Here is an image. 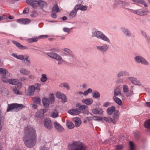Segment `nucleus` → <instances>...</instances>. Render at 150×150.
<instances>
[{
    "instance_id": "11",
    "label": "nucleus",
    "mask_w": 150,
    "mask_h": 150,
    "mask_svg": "<svg viewBox=\"0 0 150 150\" xmlns=\"http://www.w3.org/2000/svg\"><path fill=\"white\" fill-rule=\"evenodd\" d=\"M119 113L118 110H116L114 112L112 116V122L113 124H115L117 121L118 118Z\"/></svg>"
},
{
    "instance_id": "5",
    "label": "nucleus",
    "mask_w": 150,
    "mask_h": 150,
    "mask_svg": "<svg viewBox=\"0 0 150 150\" xmlns=\"http://www.w3.org/2000/svg\"><path fill=\"white\" fill-rule=\"evenodd\" d=\"M24 107L25 106L22 104L13 103L9 104L7 110V112H8L14 109H16L18 111Z\"/></svg>"
},
{
    "instance_id": "45",
    "label": "nucleus",
    "mask_w": 150,
    "mask_h": 150,
    "mask_svg": "<svg viewBox=\"0 0 150 150\" xmlns=\"http://www.w3.org/2000/svg\"><path fill=\"white\" fill-rule=\"evenodd\" d=\"M103 119L106 122H112V118L110 117H104Z\"/></svg>"
},
{
    "instance_id": "1",
    "label": "nucleus",
    "mask_w": 150,
    "mask_h": 150,
    "mask_svg": "<svg viewBox=\"0 0 150 150\" xmlns=\"http://www.w3.org/2000/svg\"><path fill=\"white\" fill-rule=\"evenodd\" d=\"M24 134L23 137L24 143L27 147H32L37 141V135L35 128L30 126L25 127L24 129Z\"/></svg>"
},
{
    "instance_id": "42",
    "label": "nucleus",
    "mask_w": 150,
    "mask_h": 150,
    "mask_svg": "<svg viewBox=\"0 0 150 150\" xmlns=\"http://www.w3.org/2000/svg\"><path fill=\"white\" fill-rule=\"evenodd\" d=\"M59 86L61 87H64L67 88V90L69 89V87L67 83H65L59 85Z\"/></svg>"
},
{
    "instance_id": "17",
    "label": "nucleus",
    "mask_w": 150,
    "mask_h": 150,
    "mask_svg": "<svg viewBox=\"0 0 150 150\" xmlns=\"http://www.w3.org/2000/svg\"><path fill=\"white\" fill-rule=\"evenodd\" d=\"M61 11V10L59 8L57 4H54L52 8V12L58 13Z\"/></svg>"
},
{
    "instance_id": "22",
    "label": "nucleus",
    "mask_w": 150,
    "mask_h": 150,
    "mask_svg": "<svg viewBox=\"0 0 150 150\" xmlns=\"http://www.w3.org/2000/svg\"><path fill=\"white\" fill-rule=\"evenodd\" d=\"M92 112L95 114H102L103 113V111L101 108H96L93 109Z\"/></svg>"
},
{
    "instance_id": "37",
    "label": "nucleus",
    "mask_w": 150,
    "mask_h": 150,
    "mask_svg": "<svg viewBox=\"0 0 150 150\" xmlns=\"http://www.w3.org/2000/svg\"><path fill=\"white\" fill-rule=\"evenodd\" d=\"M47 75L45 74H42V77L40 78V80L42 82H45L47 80Z\"/></svg>"
},
{
    "instance_id": "8",
    "label": "nucleus",
    "mask_w": 150,
    "mask_h": 150,
    "mask_svg": "<svg viewBox=\"0 0 150 150\" xmlns=\"http://www.w3.org/2000/svg\"><path fill=\"white\" fill-rule=\"evenodd\" d=\"M56 97L59 99H62V102H65L67 101V99L66 96L63 93H62L60 92H57L56 93Z\"/></svg>"
},
{
    "instance_id": "15",
    "label": "nucleus",
    "mask_w": 150,
    "mask_h": 150,
    "mask_svg": "<svg viewBox=\"0 0 150 150\" xmlns=\"http://www.w3.org/2000/svg\"><path fill=\"white\" fill-rule=\"evenodd\" d=\"M41 147L40 148V150H49V148L46 146L47 142L45 141H42L41 142Z\"/></svg>"
},
{
    "instance_id": "46",
    "label": "nucleus",
    "mask_w": 150,
    "mask_h": 150,
    "mask_svg": "<svg viewBox=\"0 0 150 150\" xmlns=\"http://www.w3.org/2000/svg\"><path fill=\"white\" fill-rule=\"evenodd\" d=\"M7 72V71L6 69L3 68L0 69V73L3 74V76H4Z\"/></svg>"
},
{
    "instance_id": "40",
    "label": "nucleus",
    "mask_w": 150,
    "mask_h": 150,
    "mask_svg": "<svg viewBox=\"0 0 150 150\" xmlns=\"http://www.w3.org/2000/svg\"><path fill=\"white\" fill-rule=\"evenodd\" d=\"M64 52H67L68 53V54H67L68 55H71L72 56V57L74 56L72 52L69 49L67 48H64Z\"/></svg>"
},
{
    "instance_id": "53",
    "label": "nucleus",
    "mask_w": 150,
    "mask_h": 150,
    "mask_svg": "<svg viewBox=\"0 0 150 150\" xmlns=\"http://www.w3.org/2000/svg\"><path fill=\"white\" fill-rule=\"evenodd\" d=\"M129 150H134V144L132 142L130 141L129 142Z\"/></svg>"
},
{
    "instance_id": "12",
    "label": "nucleus",
    "mask_w": 150,
    "mask_h": 150,
    "mask_svg": "<svg viewBox=\"0 0 150 150\" xmlns=\"http://www.w3.org/2000/svg\"><path fill=\"white\" fill-rule=\"evenodd\" d=\"M128 10L131 11L132 12H133L134 13H136L138 15L140 16L146 15L148 13V12L147 11L142 10H137L136 11L131 10L130 9H128Z\"/></svg>"
},
{
    "instance_id": "25",
    "label": "nucleus",
    "mask_w": 150,
    "mask_h": 150,
    "mask_svg": "<svg viewBox=\"0 0 150 150\" xmlns=\"http://www.w3.org/2000/svg\"><path fill=\"white\" fill-rule=\"evenodd\" d=\"M121 87L120 86L117 87L114 90V96H118L121 93L120 90Z\"/></svg>"
},
{
    "instance_id": "33",
    "label": "nucleus",
    "mask_w": 150,
    "mask_h": 150,
    "mask_svg": "<svg viewBox=\"0 0 150 150\" xmlns=\"http://www.w3.org/2000/svg\"><path fill=\"white\" fill-rule=\"evenodd\" d=\"M67 125L68 128L70 129H73L74 127V124L71 122H67Z\"/></svg>"
},
{
    "instance_id": "59",
    "label": "nucleus",
    "mask_w": 150,
    "mask_h": 150,
    "mask_svg": "<svg viewBox=\"0 0 150 150\" xmlns=\"http://www.w3.org/2000/svg\"><path fill=\"white\" fill-rule=\"evenodd\" d=\"M17 84V85L15 87H16L18 89H20L22 87V84L21 83H18Z\"/></svg>"
},
{
    "instance_id": "56",
    "label": "nucleus",
    "mask_w": 150,
    "mask_h": 150,
    "mask_svg": "<svg viewBox=\"0 0 150 150\" xmlns=\"http://www.w3.org/2000/svg\"><path fill=\"white\" fill-rule=\"evenodd\" d=\"M57 60L59 61L58 63V64L59 65L63 63H66V62L63 59H62V57L60 59Z\"/></svg>"
},
{
    "instance_id": "36",
    "label": "nucleus",
    "mask_w": 150,
    "mask_h": 150,
    "mask_svg": "<svg viewBox=\"0 0 150 150\" xmlns=\"http://www.w3.org/2000/svg\"><path fill=\"white\" fill-rule=\"evenodd\" d=\"M16 87H15L13 88V91L15 93L18 95H21L22 92L19 91V90Z\"/></svg>"
},
{
    "instance_id": "6",
    "label": "nucleus",
    "mask_w": 150,
    "mask_h": 150,
    "mask_svg": "<svg viewBox=\"0 0 150 150\" xmlns=\"http://www.w3.org/2000/svg\"><path fill=\"white\" fill-rule=\"evenodd\" d=\"M93 35L98 38H99L104 41L110 42L109 40L103 33L100 31H95L93 33Z\"/></svg>"
},
{
    "instance_id": "10",
    "label": "nucleus",
    "mask_w": 150,
    "mask_h": 150,
    "mask_svg": "<svg viewBox=\"0 0 150 150\" xmlns=\"http://www.w3.org/2000/svg\"><path fill=\"white\" fill-rule=\"evenodd\" d=\"M135 60L137 62H140L144 64H148V62L145 59L140 56L136 57Z\"/></svg>"
},
{
    "instance_id": "39",
    "label": "nucleus",
    "mask_w": 150,
    "mask_h": 150,
    "mask_svg": "<svg viewBox=\"0 0 150 150\" xmlns=\"http://www.w3.org/2000/svg\"><path fill=\"white\" fill-rule=\"evenodd\" d=\"M33 102L38 104H39L40 102V100L39 98L34 97L33 98Z\"/></svg>"
},
{
    "instance_id": "23",
    "label": "nucleus",
    "mask_w": 150,
    "mask_h": 150,
    "mask_svg": "<svg viewBox=\"0 0 150 150\" xmlns=\"http://www.w3.org/2000/svg\"><path fill=\"white\" fill-rule=\"evenodd\" d=\"M115 108L114 106H112L107 109V112L108 114L110 115H111L113 112L115 111Z\"/></svg>"
},
{
    "instance_id": "27",
    "label": "nucleus",
    "mask_w": 150,
    "mask_h": 150,
    "mask_svg": "<svg viewBox=\"0 0 150 150\" xmlns=\"http://www.w3.org/2000/svg\"><path fill=\"white\" fill-rule=\"evenodd\" d=\"M58 110L55 109L52 111L51 116L53 118H56L58 117Z\"/></svg>"
},
{
    "instance_id": "58",
    "label": "nucleus",
    "mask_w": 150,
    "mask_h": 150,
    "mask_svg": "<svg viewBox=\"0 0 150 150\" xmlns=\"http://www.w3.org/2000/svg\"><path fill=\"white\" fill-rule=\"evenodd\" d=\"M2 79L3 81L4 82H8V79L5 76H3V77L2 78Z\"/></svg>"
},
{
    "instance_id": "50",
    "label": "nucleus",
    "mask_w": 150,
    "mask_h": 150,
    "mask_svg": "<svg viewBox=\"0 0 150 150\" xmlns=\"http://www.w3.org/2000/svg\"><path fill=\"white\" fill-rule=\"evenodd\" d=\"M92 92V90L91 88H88V90L85 91L83 93L84 96L87 95L89 93H91Z\"/></svg>"
},
{
    "instance_id": "52",
    "label": "nucleus",
    "mask_w": 150,
    "mask_h": 150,
    "mask_svg": "<svg viewBox=\"0 0 150 150\" xmlns=\"http://www.w3.org/2000/svg\"><path fill=\"white\" fill-rule=\"evenodd\" d=\"M123 91L125 93H127L129 91L128 88L127 86L124 85L123 86Z\"/></svg>"
},
{
    "instance_id": "31",
    "label": "nucleus",
    "mask_w": 150,
    "mask_h": 150,
    "mask_svg": "<svg viewBox=\"0 0 150 150\" xmlns=\"http://www.w3.org/2000/svg\"><path fill=\"white\" fill-rule=\"evenodd\" d=\"M12 55L14 57L20 60L23 59L24 58V56L22 55H18L16 54L13 53L12 54Z\"/></svg>"
},
{
    "instance_id": "2",
    "label": "nucleus",
    "mask_w": 150,
    "mask_h": 150,
    "mask_svg": "<svg viewBox=\"0 0 150 150\" xmlns=\"http://www.w3.org/2000/svg\"><path fill=\"white\" fill-rule=\"evenodd\" d=\"M68 150H86L82 142L75 141L69 144L68 146Z\"/></svg>"
},
{
    "instance_id": "57",
    "label": "nucleus",
    "mask_w": 150,
    "mask_h": 150,
    "mask_svg": "<svg viewBox=\"0 0 150 150\" xmlns=\"http://www.w3.org/2000/svg\"><path fill=\"white\" fill-rule=\"evenodd\" d=\"M48 37V35H41L39 36L38 37V39H41V38H47Z\"/></svg>"
},
{
    "instance_id": "38",
    "label": "nucleus",
    "mask_w": 150,
    "mask_h": 150,
    "mask_svg": "<svg viewBox=\"0 0 150 150\" xmlns=\"http://www.w3.org/2000/svg\"><path fill=\"white\" fill-rule=\"evenodd\" d=\"M77 12L76 11L73 10L70 13L69 17L70 18H73L76 15Z\"/></svg>"
},
{
    "instance_id": "35",
    "label": "nucleus",
    "mask_w": 150,
    "mask_h": 150,
    "mask_svg": "<svg viewBox=\"0 0 150 150\" xmlns=\"http://www.w3.org/2000/svg\"><path fill=\"white\" fill-rule=\"evenodd\" d=\"M134 2L140 3L143 5L145 7L147 6V5L145 2L143 0H132Z\"/></svg>"
},
{
    "instance_id": "48",
    "label": "nucleus",
    "mask_w": 150,
    "mask_h": 150,
    "mask_svg": "<svg viewBox=\"0 0 150 150\" xmlns=\"http://www.w3.org/2000/svg\"><path fill=\"white\" fill-rule=\"evenodd\" d=\"M81 8V5L80 4H77L76 5L74 9V11H76L77 12V11L79 9H80Z\"/></svg>"
},
{
    "instance_id": "3",
    "label": "nucleus",
    "mask_w": 150,
    "mask_h": 150,
    "mask_svg": "<svg viewBox=\"0 0 150 150\" xmlns=\"http://www.w3.org/2000/svg\"><path fill=\"white\" fill-rule=\"evenodd\" d=\"M26 3L29 5H31L33 7H36L39 6L42 9L47 7V3L42 0H26Z\"/></svg>"
},
{
    "instance_id": "55",
    "label": "nucleus",
    "mask_w": 150,
    "mask_h": 150,
    "mask_svg": "<svg viewBox=\"0 0 150 150\" xmlns=\"http://www.w3.org/2000/svg\"><path fill=\"white\" fill-rule=\"evenodd\" d=\"M122 30L123 32L125 34H126V33H127L126 35L127 36H129L130 35V34L128 32L127 29H125V28H122Z\"/></svg>"
},
{
    "instance_id": "18",
    "label": "nucleus",
    "mask_w": 150,
    "mask_h": 150,
    "mask_svg": "<svg viewBox=\"0 0 150 150\" xmlns=\"http://www.w3.org/2000/svg\"><path fill=\"white\" fill-rule=\"evenodd\" d=\"M68 113L72 115H77L80 113L79 111L77 109H71L68 112Z\"/></svg>"
},
{
    "instance_id": "26",
    "label": "nucleus",
    "mask_w": 150,
    "mask_h": 150,
    "mask_svg": "<svg viewBox=\"0 0 150 150\" xmlns=\"http://www.w3.org/2000/svg\"><path fill=\"white\" fill-rule=\"evenodd\" d=\"M108 46H107V45H105L101 47H97V48L98 49L103 52L105 51H106L108 49Z\"/></svg>"
},
{
    "instance_id": "61",
    "label": "nucleus",
    "mask_w": 150,
    "mask_h": 150,
    "mask_svg": "<svg viewBox=\"0 0 150 150\" xmlns=\"http://www.w3.org/2000/svg\"><path fill=\"white\" fill-rule=\"evenodd\" d=\"M87 8L86 6H83L82 7L81 6L80 10L81 11H85Z\"/></svg>"
},
{
    "instance_id": "21",
    "label": "nucleus",
    "mask_w": 150,
    "mask_h": 150,
    "mask_svg": "<svg viewBox=\"0 0 150 150\" xmlns=\"http://www.w3.org/2000/svg\"><path fill=\"white\" fill-rule=\"evenodd\" d=\"M93 100L91 98L87 99H83L82 100V102L83 103H85L87 105L91 104L93 102Z\"/></svg>"
},
{
    "instance_id": "4",
    "label": "nucleus",
    "mask_w": 150,
    "mask_h": 150,
    "mask_svg": "<svg viewBox=\"0 0 150 150\" xmlns=\"http://www.w3.org/2000/svg\"><path fill=\"white\" fill-rule=\"evenodd\" d=\"M41 84L39 83H37L34 85L30 86L27 91V95L29 96H32L35 90H37L39 92L40 89Z\"/></svg>"
},
{
    "instance_id": "43",
    "label": "nucleus",
    "mask_w": 150,
    "mask_h": 150,
    "mask_svg": "<svg viewBox=\"0 0 150 150\" xmlns=\"http://www.w3.org/2000/svg\"><path fill=\"white\" fill-rule=\"evenodd\" d=\"M100 96V95L98 91H94L93 97L94 98H97L99 97Z\"/></svg>"
},
{
    "instance_id": "13",
    "label": "nucleus",
    "mask_w": 150,
    "mask_h": 150,
    "mask_svg": "<svg viewBox=\"0 0 150 150\" xmlns=\"http://www.w3.org/2000/svg\"><path fill=\"white\" fill-rule=\"evenodd\" d=\"M54 125L55 128L59 132L64 131V128L59 124L55 122H54Z\"/></svg>"
},
{
    "instance_id": "7",
    "label": "nucleus",
    "mask_w": 150,
    "mask_h": 150,
    "mask_svg": "<svg viewBox=\"0 0 150 150\" xmlns=\"http://www.w3.org/2000/svg\"><path fill=\"white\" fill-rule=\"evenodd\" d=\"M44 123V126L47 129L50 130L52 129V125L51 120L50 118L45 119Z\"/></svg>"
},
{
    "instance_id": "51",
    "label": "nucleus",
    "mask_w": 150,
    "mask_h": 150,
    "mask_svg": "<svg viewBox=\"0 0 150 150\" xmlns=\"http://www.w3.org/2000/svg\"><path fill=\"white\" fill-rule=\"evenodd\" d=\"M118 3L119 5L121 6H126L128 5V4L125 2H123L120 1H119Z\"/></svg>"
},
{
    "instance_id": "32",
    "label": "nucleus",
    "mask_w": 150,
    "mask_h": 150,
    "mask_svg": "<svg viewBox=\"0 0 150 150\" xmlns=\"http://www.w3.org/2000/svg\"><path fill=\"white\" fill-rule=\"evenodd\" d=\"M38 38L37 37H34L30 38L27 40V42L30 43H33V42H35L38 41Z\"/></svg>"
},
{
    "instance_id": "29",
    "label": "nucleus",
    "mask_w": 150,
    "mask_h": 150,
    "mask_svg": "<svg viewBox=\"0 0 150 150\" xmlns=\"http://www.w3.org/2000/svg\"><path fill=\"white\" fill-rule=\"evenodd\" d=\"M113 99L115 101L120 105H122V100L116 96L113 97Z\"/></svg>"
},
{
    "instance_id": "20",
    "label": "nucleus",
    "mask_w": 150,
    "mask_h": 150,
    "mask_svg": "<svg viewBox=\"0 0 150 150\" xmlns=\"http://www.w3.org/2000/svg\"><path fill=\"white\" fill-rule=\"evenodd\" d=\"M74 121L75 123V126L76 127H79L81 123V119L79 117H76L74 118Z\"/></svg>"
},
{
    "instance_id": "49",
    "label": "nucleus",
    "mask_w": 150,
    "mask_h": 150,
    "mask_svg": "<svg viewBox=\"0 0 150 150\" xmlns=\"http://www.w3.org/2000/svg\"><path fill=\"white\" fill-rule=\"evenodd\" d=\"M127 73L126 71H121L118 74V77H120L121 76L127 75Z\"/></svg>"
},
{
    "instance_id": "47",
    "label": "nucleus",
    "mask_w": 150,
    "mask_h": 150,
    "mask_svg": "<svg viewBox=\"0 0 150 150\" xmlns=\"http://www.w3.org/2000/svg\"><path fill=\"white\" fill-rule=\"evenodd\" d=\"M31 21V20L28 18L23 19V24H26L29 23Z\"/></svg>"
},
{
    "instance_id": "34",
    "label": "nucleus",
    "mask_w": 150,
    "mask_h": 150,
    "mask_svg": "<svg viewBox=\"0 0 150 150\" xmlns=\"http://www.w3.org/2000/svg\"><path fill=\"white\" fill-rule=\"evenodd\" d=\"M144 125L146 128L150 129V119L145 121Z\"/></svg>"
},
{
    "instance_id": "28",
    "label": "nucleus",
    "mask_w": 150,
    "mask_h": 150,
    "mask_svg": "<svg viewBox=\"0 0 150 150\" xmlns=\"http://www.w3.org/2000/svg\"><path fill=\"white\" fill-rule=\"evenodd\" d=\"M9 83L11 84L15 85L19 82V80L16 79H11L8 80Z\"/></svg>"
},
{
    "instance_id": "30",
    "label": "nucleus",
    "mask_w": 150,
    "mask_h": 150,
    "mask_svg": "<svg viewBox=\"0 0 150 150\" xmlns=\"http://www.w3.org/2000/svg\"><path fill=\"white\" fill-rule=\"evenodd\" d=\"M20 71L21 73L24 75H28L30 73V71L24 68L21 69L20 70Z\"/></svg>"
},
{
    "instance_id": "41",
    "label": "nucleus",
    "mask_w": 150,
    "mask_h": 150,
    "mask_svg": "<svg viewBox=\"0 0 150 150\" xmlns=\"http://www.w3.org/2000/svg\"><path fill=\"white\" fill-rule=\"evenodd\" d=\"M86 105H82L79 108V109L80 110V112H84L85 110H86Z\"/></svg>"
},
{
    "instance_id": "9",
    "label": "nucleus",
    "mask_w": 150,
    "mask_h": 150,
    "mask_svg": "<svg viewBox=\"0 0 150 150\" xmlns=\"http://www.w3.org/2000/svg\"><path fill=\"white\" fill-rule=\"evenodd\" d=\"M47 55L50 57L56 60H60L61 58V57L59 54L54 53L48 52Z\"/></svg>"
},
{
    "instance_id": "60",
    "label": "nucleus",
    "mask_w": 150,
    "mask_h": 150,
    "mask_svg": "<svg viewBox=\"0 0 150 150\" xmlns=\"http://www.w3.org/2000/svg\"><path fill=\"white\" fill-rule=\"evenodd\" d=\"M29 9L28 8H25L23 11V13L24 14H28V13Z\"/></svg>"
},
{
    "instance_id": "62",
    "label": "nucleus",
    "mask_w": 150,
    "mask_h": 150,
    "mask_svg": "<svg viewBox=\"0 0 150 150\" xmlns=\"http://www.w3.org/2000/svg\"><path fill=\"white\" fill-rule=\"evenodd\" d=\"M23 18H21L20 19H18L17 20V22L21 24H23Z\"/></svg>"
},
{
    "instance_id": "54",
    "label": "nucleus",
    "mask_w": 150,
    "mask_h": 150,
    "mask_svg": "<svg viewBox=\"0 0 150 150\" xmlns=\"http://www.w3.org/2000/svg\"><path fill=\"white\" fill-rule=\"evenodd\" d=\"M103 118L101 117L94 116L93 120H95L100 121L102 120Z\"/></svg>"
},
{
    "instance_id": "64",
    "label": "nucleus",
    "mask_w": 150,
    "mask_h": 150,
    "mask_svg": "<svg viewBox=\"0 0 150 150\" xmlns=\"http://www.w3.org/2000/svg\"><path fill=\"white\" fill-rule=\"evenodd\" d=\"M50 50V51H51L52 52H59V49L57 48H54L51 49Z\"/></svg>"
},
{
    "instance_id": "19",
    "label": "nucleus",
    "mask_w": 150,
    "mask_h": 150,
    "mask_svg": "<svg viewBox=\"0 0 150 150\" xmlns=\"http://www.w3.org/2000/svg\"><path fill=\"white\" fill-rule=\"evenodd\" d=\"M128 79L133 83L135 85H140L141 84V82L136 78L132 77H129L128 78Z\"/></svg>"
},
{
    "instance_id": "24",
    "label": "nucleus",
    "mask_w": 150,
    "mask_h": 150,
    "mask_svg": "<svg viewBox=\"0 0 150 150\" xmlns=\"http://www.w3.org/2000/svg\"><path fill=\"white\" fill-rule=\"evenodd\" d=\"M42 101L44 106L46 107L49 106L50 101L47 98H43L42 99Z\"/></svg>"
},
{
    "instance_id": "44",
    "label": "nucleus",
    "mask_w": 150,
    "mask_h": 150,
    "mask_svg": "<svg viewBox=\"0 0 150 150\" xmlns=\"http://www.w3.org/2000/svg\"><path fill=\"white\" fill-rule=\"evenodd\" d=\"M49 99L51 103H53L54 100V95L53 93H51L49 95Z\"/></svg>"
},
{
    "instance_id": "16",
    "label": "nucleus",
    "mask_w": 150,
    "mask_h": 150,
    "mask_svg": "<svg viewBox=\"0 0 150 150\" xmlns=\"http://www.w3.org/2000/svg\"><path fill=\"white\" fill-rule=\"evenodd\" d=\"M12 42L20 49H28L27 47L23 46L20 43L16 41L13 40L12 41Z\"/></svg>"
},
{
    "instance_id": "14",
    "label": "nucleus",
    "mask_w": 150,
    "mask_h": 150,
    "mask_svg": "<svg viewBox=\"0 0 150 150\" xmlns=\"http://www.w3.org/2000/svg\"><path fill=\"white\" fill-rule=\"evenodd\" d=\"M47 112L46 109H41L38 110L36 113V116L37 117H40L43 116L45 112Z\"/></svg>"
},
{
    "instance_id": "63",
    "label": "nucleus",
    "mask_w": 150,
    "mask_h": 150,
    "mask_svg": "<svg viewBox=\"0 0 150 150\" xmlns=\"http://www.w3.org/2000/svg\"><path fill=\"white\" fill-rule=\"evenodd\" d=\"M54 12H52L51 14V16L53 18H57V14L54 13Z\"/></svg>"
}]
</instances>
